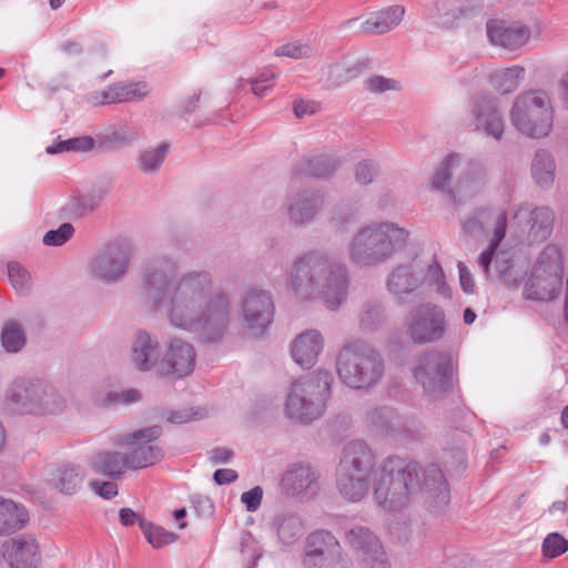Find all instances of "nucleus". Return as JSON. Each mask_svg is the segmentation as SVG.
Here are the masks:
<instances>
[{
    "label": "nucleus",
    "mask_w": 568,
    "mask_h": 568,
    "mask_svg": "<svg viewBox=\"0 0 568 568\" xmlns=\"http://www.w3.org/2000/svg\"><path fill=\"white\" fill-rule=\"evenodd\" d=\"M373 485L376 503L387 511H396L422 494L430 507L446 506L450 500L447 480L440 468L430 464L419 479L418 465L397 456L383 460L375 469V456L363 440L345 445L336 470V488L347 501L364 499Z\"/></svg>",
    "instance_id": "obj_1"
},
{
    "label": "nucleus",
    "mask_w": 568,
    "mask_h": 568,
    "mask_svg": "<svg viewBox=\"0 0 568 568\" xmlns=\"http://www.w3.org/2000/svg\"><path fill=\"white\" fill-rule=\"evenodd\" d=\"M179 268L174 257L160 254L143 268L142 292L150 306L164 310L175 328L195 333L204 342H215L230 322V301L222 292L212 293V276L206 271L184 273L169 286Z\"/></svg>",
    "instance_id": "obj_2"
},
{
    "label": "nucleus",
    "mask_w": 568,
    "mask_h": 568,
    "mask_svg": "<svg viewBox=\"0 0 568 568\" xmlns=\"http://www.w3.org/2000/svg\"><path fill=\"white\" fill-rule=\"evenodd\" d=\"M348 288L346 264L326 251H306L291 264L286 290L298 303L321 300L328 310L336 311L345 303Z\"/></svg>",
    "instance_id": "obj_3"
},
{
    "label": "nucleus",
    "mask_w": 568,
    "mask_h": 568,
    "mask_svg": "<svg viewBox=\"0 0 568 568\" xmlns=\"http://www.w3.org/2000/svg\"><path fill=\"white\" fill-rule=\"evenodd\" d=\"M409 231L397 223L372 222L359 227L347 243V255L352 263L372 266L393 257L406 246Z\"/></svg>",
    "instance_id": "obj_4"
},
{
    "label": "nucleus",
    "mask_w": 568,
    "mask_h": 568,
    "mask_svg": "<svg viewBox=\"0 0 568 568\" xmlns=\"http://www.w3.org/2000/svg\"><path fill=\"white\" fill-rule=\"evenodd\" d=\"M332 383V374L323 369L292 382L285 400V415L301 423L321 417L331 397Z\"/></svg>",
    "instance_id": "obj_5"
},
{
    "label": "nucleus",
    "mask_w": 568,
    "mask_h": 568,
    "mask_svg": "<svg viewBox=\"0 0 568 568\" xmlns=\"http://www.w3.org/2000/svg\"><path fill=\"white\" fill-rule=\"evenodd\" d=\"M555 110L550 95L542 89L523 91L509 110L513 126L523 135L542 139L550 134Z\"/></svg>",
    "instance_id": "obj_6"
},
{
    "label": "nucleus",
    "mask_w": 568,
    "mask_h": 568,
    "mask_svg": "<svg viewBox=\"0 0 568 568\" xmlns=\"http://www.w3.org/2000/svg\"><path fill=\"white\" fill-rule=\"evenodd\" d=\"M339 381L347 387L363 389L376 384L384 373L381 355L368 344L355 341L345 344L336 359Z\"/></svg>",
    "instance_id": "obj_7"
},
{
    "label": "nucleus",
    "mask_w": 568,
    "mask_h": 568,
    "mask_svg": "<svg viewBox=\"0 0 568 568\" xmlns=\"http://www.w3.org/2000/svg\"><path fill=\"white\" fill-rule=\"evenodd\" d=\"M4 406L13 414L45 415L62 409V402L49 384L31 378L16 377L6 388Z\"/></svg>",
    "instance_id": "obj_8"
},
{
    "label": "nucleus",
    "mask_w": 568,
    "mask_h": 568,
    "mask_svg": "<svg viewBox=\"0 0 568 568\" xmlns=\"http://www.w3.org/2000/svg\"><path fill=\"white\" fill-rule=\"evenodd\" d=\"M386 287L397 297L429 288L440 295H448L445 275L436 260L423 263L414 258L409 263L395 266L388 274Z\"/></svg>",
    "instance_id": "obj_9"
},
{
    "label": "nucleus",
    "mask_w": 568,
    "mask_h": 568,
    "mask_svg": "<svg viewBox=\"0 0 568 568\" xmlns=\"http://www.w3.org/2000/svg\"><path fill=\"white\" fill-rule=\"evenodd\" d=\"M564 260L558 246L549 244L538 255L523 290V296L532 301H552L562 287Z\"/></svg>",
    "instance_id": "obj_10"
},
{
    "label": "nucleus",
    "mask_w": 568,
    "mask_h": 568,
    "mask_svg": "<svg viewBox=\"0 0 568 568\" xmlns=\"http://www.w3.org/2000/svg\"><path fill=\"white\" fill-rule=\"evenodd\" d=\"M133 245L124 237L103 245L88 263L89 276L102 284H115L129 272Z\"/></svg>",
    "instance_id": "obj_11"
},
{
    "label": "nucleus",
    "mask_w": 568,
    "mask_h": 568,
    "mask_svg": "<svg viewBox=\"0 0 568 568\" xmlns=\"http://www.w3.org/2000/svg\"><path fill=\"white\" fill-rule=\"evenodd\" d=\"M404 326L414 344L425 345L444 338L448 323L444 308L428 302L410 308L405 316Z\"/></svg>",
    "instance_id": "obj_12"
},
{
    "label": "nucleus",
    "mask_w": 568,
    "mask_h": 568,
    "mask_svg": "<svg viewBox=\"0 0 568 568\" xmlns=\"http://www.w3.org/2000/svg\"><path fill=\"white\" fill-rule=\"evenodd\" d=\"M425 395L437 398L452 387L453 362L448 354L433 351L423 354L413 369Z\"/></svg>",
    "instance_id": "obj_13"
},
{
    "label": "nucleus",
    "mask_w": 568,
    "mask_h": 568,
    "mask_svg": "<svg viewBox=\"0 0 568 568\" xmlns=\"http://www.w3.org/2000/svg\"><path fill=\"white\" fill-rule=\"evenodd\" d=\"M275 306L267 291L248 290L241 302V316L251 336L260 337L268 329L274 318Z\"/></svg>",
    "instance_id": "obj_14"
},
{
    "label": "nucleus",
    "mask_w": 568,
    "mask_h": 568,
    "mask_svg": "<svg viewBox=\"0 0 568 568\" xmlns=\"http://www.w3.org/2000/svg\"><path fill=\"white\" fill-rule=\"evenodd\" d=\"M552 223L554 214L548 207L521 203L514 212L511 227H515L517 236L525 237L528 243H538L551 234Z\"/></svg>",
    "instance_id": "obj_15"
},
{
    "label": "nucleus",
    "mask_w": 568,
    "mask_h": 568,
    "mask_svg": "<svg viewBox=\"0 0 568 568\" xmlns=\"http://www.w3.org/2000/svg\"><path fill=\"white\" fill-rule=\"evenodd\" d=\"M161 434L160 426H151L123 437L121 443L129 449L125 454L129 469L146 468L162 458V449L155 443Z\"/></svg>",
    "instance_id": "obj_16"
},
{
    "label": "nucleus",
    "mask_w": 568,
    "mask_h": 568,
    "mask_svg": "<svg viewBox=\"0 0 568 568\" xmlns=\"http://www.w3.org/2000/svg\"><path fill=\"white\" fill-rule=\"evenodd\" d=\"M489 43L516 57L526 51L531 39V30L520 21L490 19L486 22Z\"/></svg>",
    "instance_id": "obj_17"
},
{
    "label": "nucleus",
    "mask_w": 568,
    "mask_h": 568,
    "mask_svg": "<svg viewBox=\"0 0 568 568\" xmlns=\"http://www.w3.org/2000/svg\"><path fill=\"white\" fill-rule=\"evenodd\" d=\"M470 113L474 131L499 141L505 132V121L495 98L479 95L473 99Z\"/></svg>",
    "instance_id": "obj_18"
},
{
    "label": "nucleus",
    "mask_w": 568,
    "mask_h": 568,
    "mask_svg": "<svg viewBox=\"0 0 568 568\" xmlns=\"http://www.w3.org/2000/svg\"><path fill=\"white\" fill-rule=\"evenodd\" d=\"M1 551L9 568H39L42 561L40 545L31 535H20L6 540Z\"/></svg>",
    "instance_id": "obj_19"
},
{
    "label": "nucleus",
    "mask_w": 568,
    "mask_h": 568,
    "mask_svg": "<svg viewBox=\"0 0 568 568\" xmlns=\"http://www.w3.org/2000/svg\"><path fill=\"white\" fill-rule=\"evenodd\" d=\"M507 227V215L505 212H500L497 215L494 234L490 240V243L488 247L481 252L478 258L479 267L483 270L486 276H489V266L493 261V257L495 256V265L496 270L498 272L499 278L509 285L516 284V278L513 277V263L506 258L504 253L496 254V248L501 242V240L505 237Z\"/></svg>",
    "instance_id": "obj_20"
},
{
    "label": "nucleus",
    "mask_w": 568,
    "mask_h": 568,
    "mask_svg": "<svg viewBox=\"0 0 568 568\" xmlns=\"http://www.w3.org/2000/svg\"><path fill=\"white\" fill-rule=\"evenodd\" d=\"M196 361L194 347L180 338H173L159 363V372L163 375L182 378L190 375Z\"/></svg>",
    "instance_id": "obj_21"
},
{
    "label": "nucleus",
    "mask_w": 568,
    "mask_h": 568,
    "mask_svg": "<svg viewBox=\"0 0 568 568\" xmlns=\"http://www.w3.org/2000/svg\"><path fill=\"white\" fill-rule=\"evenodd\" d=\"M346 540L355 551L362 552L363 568H390L378 538L368 528H352Z\"/></svg>",
    "instance_id": "obj_22"
},
{
    "label": "nucleus",
    "mask_w": 568,
    "mask_h": 568,
    "mask_svg": "<svg viewBox=\"0 0 568 568\" xmlns=\"http://www.w3.org/2000/svg\"><path fill=\"white\" fill-rule=\"evenodd\" d=\"M323 202V196L312 191L291 194L285 203L287 219L296 226L310 224L321 211Z\"/></svg>",
    "instance_id": "obj_23"
},
{
    "label": "nucleus",
    "mask_w": 568,
    "mask_h": 568,
    "mask_svg": "<svg viewBox=\"0 0 568 568\" xmlns=\"http://www.w3.org/2000/svg\"><path fill=\"white\" fill-rule=\"evenodd\" d=\"M318 473L307 464L293 465L283 476L282 486L293 496L310 497L320 489Z\"/></svg>",
    "instance_id": "obj_24"
},
{
    "label": "nucleus",
    "mask_w": 568,
    "mask_h": 568,
    "mask_svg": "<svg viewBox=\"0 0 568 568\" xmlns=\"http://www.w3.org/2000/svg\"><path fill=\"white\" fill-rule=\"evenodd\" d=\"M324 348V338L317 329H307L298 334L291 343V356L302 368H312Z\"/></svg>",
    "instance_id": "obj_25"
},
{
    "label": "nucleus",
    "mask_w": 568,
    "mask_h": 568,
    "mask_svg": "<svg viewBox=\"0 0 568 568\" xmlns=\"http://www.w3.org/2000/svg\"><path fill=\"white\" fill-rule=\"evenodd\" d=\"M151 91L149 83L144 81L116 83L91 97L94 104H110L136 101L146 97Z\"/></svg>",
    "instance_id": "obj_26"
},
{
    "label": "nucleus",
    "mask_w": 568,
    "mask_h": 568,
    "mask_svg": "<svg viewBox=\"0 0 568 568\" xmlns=\"http://www.w3.org/2000/svg\"><path fill=\"white\" fill-rule=\"evenodd\" d=\"M131 363L141 372H149L159 367V342L146 332H138L131 345Z\"/></svg>",
    "instance_id": "obj_27"
},
{
    "label": "nucleus",
    "mask_w": 568,
    "mask_h": 568,
    "mask_svg": "<svg viewBox=\"0 0 568 568\" xmlns=\"http://www.w3.org/2000/svg\"><path fill=\"white\" fill-rule=\"evenodd\" d=\"M405 16V8L399 4L389 6L373 12L362 22V30L369 34H384L395 29Z\"/></svg>",
    "instance_id": "obj_28"
},
{
    "label": "nucleus",
    "mask_w": 568,
    "mask_h": 568,
    "mask_svg": "<svg viewBox=\"0 0 568 568\" xmlns=\"http://www.w3.org/2000/svg\"><path fill=\"white\" fill-rule=\"evenodd\" d=\"M465 162V155L458 152L447 154L436 166L430 180L429 189L436 192L450 194L453 172Z\"/></svg>",
    "instance_id": "obj_29"
},
{
    "label": "nucleus",
    "mask_w": 568,
    "mask_h": 568,
    "mask_svg": "<svg viewBox=\"0 0 568 568\" xmlns=\"http://www.w3.org/2000/svg\"><path fill=\"white\" fill-rule=\"evenodd\" d=\"M29 514L24 506L0 497V535H10L26 527Z\"/></svg>",
    "instance_id": "obj_30"
},
{
    "label": "nucleus",
    "mask_w": 568,
    "mask_h": 568,
    "mask_svg": "<svg viewBox=\"0 0 568 568\" xmlns=\"http://www.w3.org/2000/svg\"><path fill=\"white\" fill-rule=\"evenodd\" d=\"M84 468L75 464H67L57 469L52 477L53 487L67 496L75 495L83 486Z\"/></svg>",
    "instance_id": "obj_31"
},
{
    "label": "nucleus",
    "mask_w": 568,
    "mask_h": 568,
    "mask_svg": "<svg viewBox=\"0 0 568 568\" xmlns=\"http://www.w3.org/2000/svg\"><path fill=\"white\" fill-rule=\"evenodd\" d=\"M530 173L534 182L541 189H550L556 178V161L551 152L537 150L532 160Z\"/></svg>",
    "instance_id": "obj_32"
},
{
    "label": "nucleus",
    "mask_w": 568,
    "mask_h": 568,
    "mask_svg": "<svg viewBox=\"0 0 568 568\" xmlns=\"http://www.w3.org/2000/svg\"><path fill=\"white\" fill-rule=\"evenodd\" d=\"M341 550L338 540L327 530H315L306 537L304 555L335 557Z\"/></svg>",
    "instance_id": "obj_33"
},
{
    "label": "nucleus",
    "mask_w": 568,
    "mask_h": 568,
    "mask_svg": "<svg viewBox=\"0 0 568 568\" xmlns=\"http://www.w3.org/2000/svg\"><path fill=\"white\" fill-rule=\"evenodd\" d=\"M89 466L95 474L115 477L126 467V455L114 452H102L90 458Z\"/></svg>",
    "instance_id": "obj_34"
},
{
    "label": "nucleus",
    "mask_w": 568,
    "mask_h": 568,
    "mask_svg": "<svg viewBox=\"0 0 568 568\" xmlns=\"http://www.w3.org/2000/svg\"><path fill=\"white\" fill-rule=\"evenodd\" d=\"M465 9L455 0H442L435 3L432 21L440 28L450 29L459 24Z\"/></svg>",
    "instance_id": "obj_35"
},
{
    "label": "nucleus",
    "mask_w": 568,
    "mask_h": 568,
    "mask_svg": "<svg viewBox=\"0 0 568 568\" xmlns=\"http://www.w3.org/2000/svg\"><path fill=\"white\" fill-rule=\"evenodd\" d=\"M525 73V69L520 65L500 69L490 75V84L501 94L511 93L524 81Z\"/></svg>",
    "instance_id": "obj_36"
},
{
    "label": "nucleus",
    "mask_w": 568,
    "mask_h": 568,
    "mask_svg": "<svg viewBox=\"0 0 568 568\" xmlns=\"http://www.w3.org/2000/svg\"><path fill=\"white\" fill-rule=\"evenodd\" d=\"M463 164H465V169L457 179V190L463 191L483 186L487 180L486 165L478 160H467L466 158Z\"/></svg>",
    "instance_id": "obj_37"
},
{
    "label": "nucleus",
    "mask_w": 568,
    "mask_h": 568,
    "mask_svg": "<svg viewBox=\"0 0 568 568\" xmlns=\"http://www.w3.org/2000/svg\"><path fill=\"white\" fill-rule=\"evenodd\" d=\"M273 527L276 530L280 540L285 545L293 544L303 535L304 531L301 518L292 514L277 515L274 518Z\"/></svg>",
    "instance_id": "obj_38"
},
{
    "label": "nucleus",
    "mask_w": 568,
    "mask_h": 568,
    "mask_svg": "<svg viewBox=\"0 0 568 568\" xmlns=\"http://www.w3.org/2000/svg\"><path fill=\"white\" fill-rule=\"evenodd\" d=\"M169 151V145L164 142L143 150L138 160V169L144 174H153L158 172L164 162Z\"/></svg>",
    "instance_id": "obj_39"
},
{
    "label": "nucleus",
    "mask_w": 568,
    "mask_h": 568,
    "mask_svg": "<svg viewBox=\"0 0 568 568\" xmlns=\"http://www.w3.org/2000/svg\"><path fill=\"white\" fill-rule=\"evenodd\" d=\"M94 140L89 135L71 138L64 141H59L52 145L47 146L48 154H58L62 152H88L94 148Z\"/></svg>",
    "instance_id": "obj_40"
},
{
    "label": "nucleus",
    "mask_w": 568,
    "mask_h": 568,
    "mask_svg": "<svg viewBox=\"0 0 568 568\" xmlns=\"http://www.w3.org/2000/svg\"><path fill=\"white\" fill-rule=\"evenodd\" d=\"M339 166V160L332 154H317L308 160V172L316 178H328Z\"/></svg>",
    "instance_id": "obj_41"
},
{
    "label": "nucleus",
    "mask_w": 568,
    "mask_h": 568,
    "mask_svg": "<svg viewBox=\"0 0 568 568\" xmlns=\"http://www.w3.org/2000/svg\"><path fill=\"white\" fill-rule=\"evenodd\" d=\"M26 343V336L21 327L14 322L4 324L1 332V344L9 353L19 352Z\"/></svg>",
    "instance_id": "obj_42"
},
{
    "label": "nucleus",
    "mask_w": 568,
    "mask_h": 568,
    "mask_svg": "<svg viewBox=\"0 0 568 568\" xmlns=\"http://www.w3.org/2000/svg\"><path fill=\"white\" fill-rule=\"evenodd\" d=\"M368 420L371 424L383 428V429H390V430H397L399 429V417L398 415L388 407H379L373 409L368 416Z\"/></svg>",
    "instance_id": "obj_43"
},
{
    "label": "nucleus",
    "mask_w": 568,
    "mask_h": 568,
    "mask_svg": "<svg viewBox=\"0 0 568 568\" xmlns=\"http://www.w3.org/2000/svg\"><path fill=\"white\" fill-rule=\"evenodd\" d=\"M140 526L144 537L154 548H161L176 539L173 532H169L162 527L153 526L150 523H141Z\"/></svg>",
    "instance_id": "obj_44"
},
{
    "label": "nucleus",
    "mask_w": 568,
    "mask_h": 568,
    "mask_svg": "<svg viewBox=\"0 0 568 568\" xmlns=\"http://www.w3.org/2000/svg\"><path fill=\"white\" fill-rule=\"evenodd\" d=\"M386 321L385 310L378 303H369L365 305L361 314V325L365 329H376Z\"/></svg>",
    "instance_id": "obj_45"
},
{
    "label": "nucleus",
    "mask_w": 568,
    "mask_h": 568,
    "mask_svg": "<svg viewBox=\"0 0 568 568\" xmlns=\"http://www.w3.org/2000/svg\"><path fill=\"white\" fill-rule=\"evenodd\" d=\"M8 276L18 293H24L31 287L30 273L18 262L8 264Z\"/></svg>",
    "instance_id": "obj_46"
},
{
    "label": "nucleus",
    "mask_w": 568,
    "mask_h": 568,
    "mask_svg": "<svg viewBox=\"0 0 568 568\" xmlns=\"http://www.w3.org/2000/svg\"><path fill=\"white\" fill-rule=\"evenodd\" d=\"M568 550V540L558 532L549 534L542 541V554L547 558H556Z\"/></svg>",
    "instance_id": "obj_47"
},
{
    "label": "nucleus",
    "mask_w": 568,
    "mask_h": 568,
    "mask_svg": "<svg viewBox=\"0 0 568 568\" xmlns=\"http://www.w3.org/2000/svg\"><path fill=\"white\" fill-rule=\"evenodd\" d=\"M313 53V48L308 43L293 41L280 45L275 50V55L287 57L291 59L308 58Z\"/></svg>",
    "instance_id": "obj_48"
},
{
    "label": "nucleus",
    "mask_w": 568,
    "mask_h": 568,
    "mask_svg": "<svg viewBox=\"0 0 568 568\" xmlns=\"http://www.w3.org/2000/svg\"><path fill=\"white\" fill-rule=\"evenodd\" d=\"M274 74L271 72H263L260 74V77L253 79V80H239V87H244L245 84H251L252 92L257 97H263L270 89L274 85Z\"/></svg>",
    "instance_id": "obj_49"
},
{
    "label": "nucleus",
    "mask_w": 568,
    "mask_h": 568,
    "mask_svg": "<svg viewBox=\"0 0 568 568\" xmlns=\"http://www.w3.org/2000/svg\"><path fill=\"white\" fill-rule=\"evenodd\" d=\"M73 233V225L70 223H63L57 230L47 232L43 236V243L48 246H60L71 239Z\"/></svg>",
    "instance_id": "obj_50"
},
{
    "label": "nucleus",
    "mask_w": 568,
    "mask_h": 568,
    "mask_svg": "<svg viewBox=\"0 0 568 568\" xmlns=\"http://www.w3.org/2000/svg\"><path fill=\"white\" fill-rule=\"evenodd\" d=\"M366 89L373 93H384L400 89L399 82L383 75H373L366 81Z\"/></svg>",
    "instance_id": "obj_51"
},
{
    "label": "nucleus",
    "mask_w": 568,
    "mask_h": 568,
    "mask_svg": "<svg viewBox=\"0 0 568 568\" xmlns=\"http://www.w3.org/2000/svg\"><path fill=\"white\" fill-rule=\"evenodd\" d=\"M377 165L373 161L363 160L355 166V180L361 185H368L374 181Z\"/></svg>",
    "instance_id": "obj_52"
},
{
    "label": "nucleus",
    "mask_w": 568,
    "mask_h": 568,
    "mask_svg": "<svg viewBox=\"0 0 568 568\" xmlns=\"http://www.w3.org/2000/svg\"><path fill=\"white\" fill-rule=\"evenodd\" d=\"M141 398L138 389L129 388L121 390H111L106 395V403L132 404Z\"/></svg>",
    "instance_id": "obj_53"
},
{
    "label": "nucleus",
    "mask_w": 568,
    "mask_h": 568,
    "mask_svg": "<svg viewBox=\"0 0 568 568\" xmlns=\"http://www.w3.org/2000/svg\"><path fill=\"white\" fill-rule=\"evenodd\" d=\"M263 489L255 486L241 495V501L245 505L247 511H255L261 506Z\"/></svg>",
    "instance_id": "obj_54"
},
{
    "label": "nucleus",
    "mask_w": 568,
    "mask_h": 568,
    "mask_svg": "<svg viewBox=\"0 0 568 568\" xmlns=\"http://www.w3.org/2000/svg\"><path fill=\"white\" fill-rule=\"evenodd\" d=\"M90 488L104 499H111L118 495V485L113 481H90Z\"/></svg>",
    "instance_id": "obj_55"
},
{
    "label": "nucleus",
    "mask_w": 568,
    "mask_h": 568,
    "mask_svg": "<svg viewBox=\"0 0 568 568\" xmlns=\"http://www.w3.org/2000/svg\"><path fill=\"white\" fill-rule=\"evenodd\" d=\"M458 273H459V283L462 286V290L466 294H473L475 292V281L474 277L468 270V267L465 265L464 262H458L457 264Z\"/></svg>",
    "instance_id": "obj_56"
},
{
    "label": "nucleus",
    "mask_w": 568,
    "mask_h": 568,
    "mask_svg": "<svg viewBox=\"0 0 568 568\" xmlns=\"http://www.w3.org/2000/svg\"><path fill=\"white\" fill-rule=\"evenodd\" d=\"M334 558L321 555H303L302 566L303 568H329Z\"/></svg>",
    "instance_id": "obj_57"
},
{
    "label": "nucleus",
    "mask_w": 568,
    "mask_h": 568,
    "mask_svg": "<svg viewBox=\"0 0 568 568\" xmlns=\"http://www.w3.org/2000/svg\"><path fill=\"white\" fill-rule=\"evenodd\" d=\"M321 109L318 102L313 100H298L294 103V113L297 118L313 115Z\"/></svg>",
    "instance_id": "obj_58"
},
{
    "label": "nucleus",
    "mask_w": 568,
    "mask_h": 568,
    "mask_svg": "<svg viewBox=\"0 0 568 568\" xmlns=\"http://www.w3.org/2000/svg\"><path fill=\"white\" fill-rule=\"evenodd\" d=\"M98 206V201L92 195L79 196L74 200V211L78 215L91 213Z\"/></svg>",
    "instance_id": "obj_59"
},
{
    "label": "nucleus",
    "mask_w": 568,
    "mask_h": 568,
    "mask_svg": "<svg viewBox=\"0 0 568 568\" xmlns=\"http://www.w3.org/2000/svg\"><path fill=\"white\" fill-rule=\"evenodd\" d=\"M163 417L170 424L181 425L195 419L196 414L187 409L168 410L164 413Z\"/></svg>",
    "instance_id": "obj_60"
},
{
    "label": "nucleus",
    "mask_w": 568,
    "mask_h": 568,
    "mask_svg": "<svg viewBox=\"0 0 568 568\" xmlns=\"http://www.w3.org/2000/svg\"><path fill=\"white\" fill-rule=\"evenodd\" d=\"M241 552L251 559L252 567L256 564L257 559L261 557V552H260V549H258L256 542L250 536L242 539Z\"/></svg>",
    "instance_id": "obj_61"
},
{
    "label": "nucleus",
    "mask_w": 568,
    "mask_h": 568,
    "mask_svg": "<svg viewBox=\"0 0 568 568\" xmlns=\"http://www.w3.org/2000/svg\"><path fill=\"white\" fill-rule=\"evenodd\" d=\"M213 477H214V481L217 485H225V484H230V483H233L234 480H236L237 474L234 469L223 468V469L215 470Z\"/></svg>",
    "instance_id": "obj_62"
},
{
    "label": "nucleus",
    "mask_w": 568,
    "mask_h": 568,
    "mask_svg": "<svg viewBox=\"0 0 568 568\" xmlns=\"http://www.w3.org/2000/svg\"><path fill=\"white\" fill-rule=\"evenodd\" d=\"M233 454L226 448H214L211 450V460L214 464H226L231 460Z\"/></svg>",
    "instance_id": "obj_63"
},
{
    "label": "nucleus",
    "mask_w": 568,
    "mask_h": 568,
    "mask_svg": "<svg viewBox=\"0 0 568 568\" xmlns=\"http://www.w3.org/2000/svg\"><path fill=\"white\" fill-rule=\"evenodd\" d=\"M558 90L561 102L568 108V71L565 72L558 81Z\"/></svg>",
    "instance_id": "obj_64"
}]
</instances>
